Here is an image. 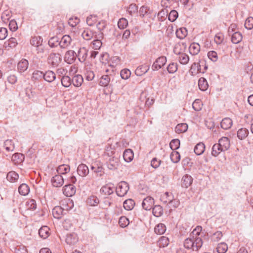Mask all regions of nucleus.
<instances>
[{
    "instance_id": "54",
    "label": "nucleus",
    "mask_w": 253,
    "mask_h": 253,
    "mask_svg": "<svg viewBox=\"0 0 253 253\" xmlns=\"http://www.w3.org/2000/svg\"><path fill=\"white\" fill-rule=\"evenodd\" d=\"M158 243L160 247H165L169 245V240L168 237L162 236L159 239Z\"/></svg>"
},
{
    "instance_id": "34",
    "label": "nucleus",
    "mask_w": 253,
    "mask_h": 253,
    "mask_svg": "<svg viewBox=\"0 0 253 253\" xmlns=\"http://www.w3.org/2000/svg\"><path fill=\"white\" fill-rule=\"evenodd\" d=\"M18 191L20 195L26 196L29 193L30 188L27 184L23 183L19 186Z\"/></svg>"
},
{
    "instance_id": "50",
    "label": "nucleus",
    "mask_w": 253,
    "mask_h": 253,
    "mask_svg": "<svg viewBox=\"0 0 253 253\" xmlns=\"http://www.w3.org/2000/svg\"><path fill=\"white\" fill-rule=\"evenodd\" d=\"M60 39L57 37H53L48 41V44L51 47H56L59 45Z\"/></svg>"
},
{
    "instance_id": "57",
    "label": "nucleus",
    "mask_w": 253,
    "mask_h": 253,
    "mask_svg": "<svg viewBox=\"0 0 253 253\" xmlns=\"http://www.w3.org/2000/svg\"><path fill=\"white\" fill-rule=\"evenodd\" d=\"M97 21V17L95 15H90L87 17L86 22L87 24L89 26H93Z\"/></svg>"
},
{
    "instance_id": "12",
    "label": "nucleus",
    "mask_w": 253,
    "mask_h": 253,
    "mask_svg": "<svg viewBox=\"0 0 253 253\" xmlns=\"http://www.w3.org/2000/svg\"><path fill=\"white\" fill-rule=\"evenodd\" d=\"M51 182L53 186L55 187H60L64 184V179L61 175L57 174L52 177Z\"/></svg>"
},
{
    "instance_id": "48",
    "label": "nucleus",
    "mask_w": 253,
    "mask_h": 253,
    "mask_svg": "<svg viewBox=\"0 0 253 253\" xmlns=\"http://www.w3.org/2000/svg\"><path fill=\"white\" fill-rule=\"evenodd\" d=\"M42 43V39L40 36L34 37L30 40V43L34 46L38 47Z\"/></svg>"
},
{
    "instance_id": "55",
    "label": "nucleus",
    "mask_w": 253,
    "mask_h": 253,
    "mask_svg": "<svg viewBox=\"0 0 253 253\" xmlns=\"http://www.w3.org/2000/svg\"><path fill=\"white\" fill-rule=\"evenodd\" d=\"M170 158L173 163H176L180 161V155L178 152L173 151L171 153Z\"/></svg>"
},
{
    "instance_id": "3",
    "label": "nucleus",
    "mask_w": 253,
    "mask_h": 253,
    "mask_svg": "<svg viewBox=\"0 0 253 253\" xmlns=\"http://www.w3.org/2000/svg\"><path fill=\"white\" fill-rule=\"evenodd\" d=\"M61 55L58 53H51L49 54L47 62L48 64L52 67H56L58 66L61 61Z\"/></svg>"
},
{
    "instance_id": "25",
    "label": "nucleus",
    "mask_w": 253,
    "mask_h": 253,
    "mask_svg": "<svg viewBox=\"0 0 253 253\" xmlns=\"http://www.w3.org/2000/svg\"><path fill=\"white\" fill-rule=\"evenodd\" d=\"M39 236L42 239H46L49 235V228L47 226H42L39 230Z\"/></svg>"
},
{
    "instance_id": "14",
    "label": "nucleus",
    "mask_w": 253,
    "mask_h": 253,
    "mask_svg": "<svg viewBox=\"0 0 253 253\" xmlns=\"http://www.w3.org/2000/svg\"><path fill=\"white\" fill-rule=\"evenodd\" d=\"M114 191L113 185L111 183L103 186L100 190V193L105 196L111 195L113 193Z\"/></svg>"
},
{
    "instance_id": "43",
    "label": "nucleus",
    "mask_w": 253,
    "mask_h": 253,
    "mask_svg": "<svg viewBox=\"0 0 253 253\" xmlns=\"http://www.w3.org/2000/svg\"><path fill=\"white\" fill-rule=\"evenodd\" d=\"M43 73L42 71L36 70L32 74V80L33 82L40 81L43 78Z\"/></svg>"
},
{
    "instance_id": "26",
    "label": "nucleus",
    "mask_w": 253,
    "mask_h": 253,
    "mask_svg": "<svg viewBox=\"0 0 253 253\" xmlns=\"http://www.w3.org/2000/svg\"><path fill=\"white\" fill-rule=\"evenodd\" d=\"M221 127L224 129H228L232 126V120L229 118H225L220 123Z\"/></svg>"
},
{
    "instance_id": "31",
    "label": "nucleus",
    "mask_w": 253,
    "mask_h": 253,
    "mask_svg": "<svg viewBox=\"0 0 253 253\" xmlns=\"http://www.w3.org/2000/svg\"><path fill=\"white\" fill-rule=\"evenodd\" d=\"M175 34L177 38L182 40L187 35V30L185 27H181L176 30Z\"/></svg>"
},
{
    "instance_id": "49",
    "label": "nucleus",
    "mask_w": 253,
    "mask_h": 253,
    "mask_svg": "<svg viewBox=\"0 0 253 253\" xmlns=\"http://www.w3.org/2000/svg\"><path fill=\"white\" fill-rule=\"evenodd\" d=\"M227 250V245L224 242L218 244L216 248V251L218 253H225Z\"/></svg>"
},
{
    "instance_id": "38",
    "label": "nucleus",
    "mask_w": 253,
    "mask_h": 253,
    "mask_svg": "<svg viewBox=\"0 0 253 253\" xmlns=\"http://www.w3.org/2000/svg\"><path fill=\"white\" fill-rule=\"evenodd\" d=\"M70 170V167L67 165H60L57 169V172L58 174H64L68 172Z\"/></svg>"
},
{
    "instance_id": "63",
    "label": "nucleus",
    "mask_w": 253,
    "mask_h": 253,
    "mask_svg": "<svg viewBox=\"0 0 253 253\" xmlns=\"http://www.w3.org/2000/svg\"><path fill=\"white\" fill-rule=\"evenodd\" d=\"M224 35L222 33L216 34L214 37V42L217 44H220L224 40Z\"/></svg>"
},
{
    "instance_id": "46",
    "label": "nucleus",
    "mask_w": 253,
    "mask_h": 253,
    "mask_svg": "<svg viewBox=\"0 0 253 253\" xmlns=\"http://www.w3.org/2000/svg\"><path fill=\"white\" fill-rule=\"evenodd\" d=\"M153 214L156 217H160L163 214V209L160 205H156L153 208Z\"/></svg>"
},
{
    "instance_id": "53",
    "label": "nucleus",
    "mask_w": 253,
    "mask_h": 253,
    "mask_svg": "<svg viewBox=\"0 0 253 253\" xmlns=\"http://www.w3.org/2000/svg\"><path fill=\"white\" fill-rule=\"evenodd\" d=\"M4 147L7 152L13 151L14 149V144L11 140L7 139L4 142Z\"/></svg>"
},
{
    "instance_id": "13",
    "label": "nucleus",
    "mask_w": 253,
    "mask_h": 253,
    "mask_svg": "<svg viewBox=\"0 0 253 253\" xmlns=\"http://www.w3.org/2000/svg\"><path fill=\"white\" fill-rule=\"evenodd\" d=\"M119 165V159L115 157L110 158L107 162V168L111 170L116 169Z\"/></svg>"
},
{
    "instance_id": "21",
    "label": "nucleus",
    "mask_w": 253,
    "mask_h": 253,
    "mask_svg": "<svg viewBox=\"0 0 253 253\" xmlns=\"http://www.w3.org/2000/svg\"><path fill=\"white\" fill-rule=\"evenodd\" d=\"M43 79L46 82L51 83L56 79V75L54 72L48 70L43 73Z\"/></svg>"
},
{
    "instance_id": "42",
    "label": "nucleus",
    "mask_w": 253,
    "mask_h": 253,
    "mask_svg": "<svg viewBox=\"0 0 253 253\" xmlns=\"http://www.w3.org/2000/svg\"><path fill=\"white\" fill-rule=\"evenodd\" d=\"M24 156L21 153H15L12 156L11 160L15 164H20L23 162Z\"/></svg>"
},
{
    "instance_id": "45",
    "label": "nucleus",
    "mask_w": 253,
    "mask_h": 253,
    "mask_svg": "<svg viewBox=\"0 0 253 253\" xmlns=\"http://www.w3.org/2000/svg\"><path fill=\"white\" fill-rule=\"evenodd\" d=\"M221 152H224L218 143L214 144L212 147L211 155L217 157Z\"/></svg>"
},
{
    "instance_id": "1",
    "label": "nucleus",
    "mask_w": 253,
    "mask_h": 253,
    "mask_svg": "<svg viewBox=\"0 0 253 253\" xmlns=\"http://www.w3.org/2000/svg\"><path fill=\"white\" fill-rule=\"evenodd\" d=\"M61 205L62 207L56 206L52 210V215L55 218H61L64 214V211L70 210L74 206L72 201L70 199L62 201Z\"/></svg>"
},
{
    "instance_id": "17",
    "label": "nucleus",
    "mask_w": 253,
    "mask_h": 253,
    "mask_svg": "<svg viewBox=\"0 0 253 253\" xmlns=\"http://www.w3.org/2000/svg\"><path fill=\"white\" fill-rule=\"evenodd\" d=\"M65 241L67 244L70 245H75L78 241V238L77 234L75 233L67 234Z\"/></svg>"
},
{
    "instance_id": "15",
    "label": "nucleus",
    "mask_w": 253,
    "mask_h": 253,
    "mask_svg": "<svg viewBox=\"0 0 253 253\" xmlns=\"http://www.w3.org/2000/svg\"><path fill=\"white\" fill-rule=\"evenodd\" d=\"M218 143L224 152L228 150L230 146V140L227 137H221L219 139Z\"/></svg>"
},
{
    "instance_id": "36",
    "label": "nucleus",
    "mask_w": 253,
    "mask_h": 253,
    "mask_svg": "<svg viewBox=\"0 0 253 253\" xmlns=\"http://www.w3.org/2000/svg\"><path fill=\"white\" fill-rule=\"evenodd\" d=\"M166 231V226L163 223H159L154 229V232L158 235H162L165 233Z\"/></svg>"
},
{
    "instance_id": "11",
    "label": "nucleus",
    "mask_w": 253,
    "mask_h": 253,
    "mask_svg": "<svg viewBox=\"0 0 253 253\" xmlns=\"http://www.w3.org/2000/svg\"><path fill=\"white\" fill-rule=\"evenodd\" d=\"M154 204V199L151 197L148 196L143 200L142 206L144 210L149 211L152 208Z\"/></svg>"
},
{
    "instance_id": "10",
    "label": "nucleus",
    "mask_w": 253,
    "mask_h": 253,
    "mask_svg": "<svg viewBox=\"0 0 253 253\" xmlns=\"http://www.w3.org/2000/svg\"><path fill=\"white\" fill-rule=\"evenodd\" d=\"M76 187L73 184H69L63 188V193L67 197H71L76 193Z\"/></svg>"
},
{
    "instance_id": "27",
    "label": "nucleus",
    "mask_w": 253,
    "mask_h": 253,
    "mask_svg": "<svg viewBox=\"0 0 253 253\" xmlns=\"http://www.w3.org/2000/svg\"><path fill=\"white\" fill-rule=\"evenodd\" d=\"M110 76L108 75H103L100 78L99 84L100 86L106 87L107 86L110 82Z\"/></svg>"
},
{
    "instance_id": "35",
    "label": "nucleus",
    "mask_w": 253,
    "mask_h": 253,
    "mask_svg": "<svg viewBox=\"0 0 253 253\" xmlns=\"http://www.w3.org/2000/svg\"><path fill=\"white\" fill-rule=\"evenodd\" d=\"M205 146L202 142L198 143L194 147V152L197 155H202L205 151Z\"/></svg>"
},
{
    "instance_id": "40",
    "label": "nucleus",
    "mask_w": 253,
    "mask_h": 253,
    "mask_svg": "<svg viewBox=\"0 0 253 253\" xmlns=\"http://www.w3.org/2000/svg\"><path fill=\"white\" fill-rule=\"evenodd\" d=\"M18 174L14 171H9L6 176L7 180L11 182H16L18 180Z\"/></svg>"
},
{
    "instance_id": "18",
    "label": "nucleus",
    "mask_w": 253,
    "mask_h": 253,
    "mask_svg": "<svg viewBox=\"0 0 253 253\" xmlns=\"http://www.w3.org/2000/svg\"><path fill=\"white\" fill-rule=\"evenodd\" d=\"M77 172L80 176L84 177L88 174L89 169L86 165L81 164L78 167Z\"/></svg>"
},
{
    "instance_id": "23",
    "label": "nucleus",
    "mask_w": 253,
    "mask_h": 253,
    "mask_svg": "<svg viewBox=\"0 0 253 253\" xmlns=\"http://www.w3.org/2000/svg\"><path fill=\"white\" fill-rule=\"evenodd\" d=\"M29 62L27 60L22 59L21 60L17 65L18 71L20 73L25 72L28 68Z\"/></svg>"
},
{
    "instance_id": "56",
    "label": "nucleus",
    "mask_w": 253,
    "mask_h": 253,
    "mask_svg": "<svg viewBox=\"0 0 253 253\" xmlns=\"http://www.w3.org/2000/svg\"><path fill=\"white\" fill-rule=\"evenodd\" d=\"M202 230V227L201 226H197L190 234V237L192 238L199 237Z\"/></svg>"
},
{
    "instance_id": "4",
    "label": "nucleus",
    "mask_w": 253,
    "mask_h": 253,
    "mask_svg": "<svg viewBox=\"0 0 253 253\" xmlns=\"http://www.w3.org/2000/svg\"><path fill=\"white\" fill-rule=\"evenodd\" d=\"M129 189L128 184L126 181H121L118 184L116 188V192L119 197H124L125 196Z\"/></svg>"
},
{
    "instance_id": "16",
    "label": "nucleus",
    "mask_w": 253,
    "mask_h": 253,
    "mask_svg": "<svg viewBox=\"0 0 253 253\" xmlns=\"http://www.w3.org/2000/svg\"><path fill=\"white\" fill-rule=\"evenodd\" d=\"M72 39L69 35H66L60 40L59 45L62 48H67L71 44Z\"/></svg>"
},
{
    "instance_id": "19",
    "label": "nucleus",
    "mask_w": 253,
    "mask_h": 253,
    "mask_svg": "<svg viewBox=\"0 0 253 253\" xmlns=\"http://www.w3.org/2000/svg\"><path fill=\"white\" fill-rule=\"evenodd\" d=\"M174 52L178 55V61L181 64L186 65L189 61V56L185 53L176 52V50H174Z\"/></svg>"
},
{
    "instance_id": "61",
    "label": "nucleus",
    "mask_w": 253,
    "mask_h": 253,
    "mask_svg": "<svg viewBox=\"0 0 253 253\" xmlns=\"http://www.w3.org/2000/svg\"><path fill=\"white\" fill-rule=\"evenodd\" d=\"M128 25L127 20L124 18L119 19L118 22V26L120 29H124Z\"/></svg>"
},
{
    "instance_id": "20",
    "label": "nucleus",
    "mask_w": 253,
    "mask_h": 253,
    "mask_svg": "<svg viewBox=\"0 0 253 253\" xmlns=\"http://www.w3.org/2000/svg\"><path fill=\"white\" fill-rule=\"evenodd\" d=\"M192 181V177L188 174H185L182 178L181 186L187 188L191 185Z\"/></svg>"
},
{
    "instance_id": "37",
    "label": "nucleus",
    "mask_w": 253,
    "mask_h": 253,
    "mask_svg": "<svg viewBox=\"0 0 253 253\" xmlns=\"http://www.w3.org/2000/svg\"><path fill=\"white\" fill-rule=\"evenodd\" d=\"M82 36L84 39L86 41L90 40L94 37L95 38L94 33L88 29H86L84 31L82 34Z\"/></svg>"
},
{
    "instance_id": "58",
    "label": "nucleus",
    "mask_w": 253,
    "mask_h": 253,
    "mask_svg": "<svg viewBox=\"0 0 253 253\" xmlns=\"http://www.w3.org/2000/svg\"><path fill=\"white\" fill-rule=\"evenodd\" d=\"M169 146L172 150H175L180 146V140L178 139H174L171 141Z\"/></svg>"
},
{
    "instance_id": "9",
    "label": "nucleus",
    "mask_w": 253,
    "mask_h": 253,
    "mask_svg": "<svg viewBox=\"0 0 253 253\" xmlns=\"http://www.w3.org/2000/svg\"><path fill=\"white\" fill-rule=\"evenodd\" d=\"M203 65V62H200V63L194 62L193 63L189 70V72L191 75L194 76L199 73L203 72L201 66Z\"/></svg>"
},
{
    "instance_id": "39",
    "label": "nucleus",
    "mask_w": 253,
    "mask_h": 253,
    "mask_svg": "<svg viewBox=\"0 0 253 253\" xmlns=\"http://www.w3.org/2000/svg\"><path fill=\"white\" fill-rule=\"evenodd\" d=\"M188 129V125L185 123L178 124L175 128V131L177 133H182L185 132Z\"/></svg>"
},
{
    "instance_id": "41",
    "label": "nucleus",
    "mask_w": 253,
    "mask_h": 253,
    "mask_svg": "<svg viewBox=\"0 0 253 253\" xmlns=\"http://www.w3.org/2000/svg\"><path fill=\"white\" fill-rule=\"evenodd\" d=\"M249 134V130L246 128L239 129L237 131V137L240 140L245 139Z\"/></svg>"
},
{
    "instance_id": "8",
    "label": "nucleus",
    "mask_w": 253,
    "mask_h": 253,
    "mask_svg": "<svg viewBox=\"0 0 253 253\" xmlns=\"http://www.w3.org/2000/svg\"><path fill=\"white\" fill-rule=\"evenodd\" d=\"M76 52L72 50L67 51L64 57V60L68 64L73 63L76 60Z\"/></svg>"
},
{
    "instance_id": "59",
    "label": "nucleus",
    "mask_w": 253,
    "mask_h": 253,
    "mask_svg": "<svg viewBox=\"0 0 253 253\" xmlns=\"http://www.w3.org/2000/svg\"><path fill=\"white\" fill-rule=\"evenodd\" d=\"M129 220L126 216H121L119 220L120 226L123 228L126 227L129 224Z\"/></svg>"
},
{
    "instance_id": "44",
    "label": "nucleus",
    "mask_w": 253,
    "mask_h": 253,
    "mask_svg": "<svg viewBox=\"0 0 253 253\" xmlns=\"http://www.w3.org/2000/svg\"><path fill=\"white\" fill-rule=\"evenodd\" d=\"M134 201L130 199L126 200L123 204L124 208L127 211L131 210L134 208Z\"/></svg>"
},
{
    "instance_id": "51",
    "label": "nucleus",
    "mask_w": 253,
    "mask_h": 253,
    "mask_svg": "<svg viewBox=\"0 0 253 253\" xmlns=\"http://www.w3.org/2000/svg\"><path fill=\"white\" fill-rule=\"evenodd\" d=\"M61 81L62 85L66 87L70 86L72 84V79L68 76H63Z\"/></svg>"
},
{
    "instance_id": "22",
    "label": "nucleus",
    "mask_w": 253,
    "mask_h": 253,
    "mask_svg": "<svg viewBox=\"0 0 253 253\" xmlns=\"http://www.w3.org/2000/svg\"><path fill=\"white\" fill-rule=\"evenodd\" d=\"M200 48V45L198 43L193 42L189 46V52L192 55H196L199 53Z\"/></svg>"
},
{
    "instance_id": "2",
    "label": "nucleus",
    "mask_w": 253,
    "mask_h": 253,
    "mask_svg": "<svg viewBox=\"0 0 253 253\" xmlns=\"http://www.w3.org/2000/svg\"><path fill=\"white\" fill-rule=\"evenodd\" d=\"M203 240L201 237L186 238L184 241V247L187 249H191L194 251H198L203 245Z\"/></svg>"
},
{
    "instance_id": "52",
    "label": "nucleus",
    "mask_w": 253,
    "mask_h": 253,
    "mask_svg": "<svg viewBox=\"0 0 253 253\" xmlns=\"http://www.w3.org/2000/svg\"><path fill=\"white\" fill-rule=\"evenodd\" d=\"M178 69V65L176 63L171 62L167 67V71L169 74L175 73Z\"/></svg>"
},
{
    "instance_id": "5",
    "label": "nucleus",
    "mask_w": 253,
    "mask_h": 253,
    "mask_svg": "<svg viewBox=\"0 0 253 253\" xmlns=\"http://www.w3.org/2000/svg\"><path fill=\"white\" fill-rule=\"evenodd\" d=\"M167 62V57L162 56L158 58L152 66L153 71H157L164 66Z\"/></svg>"
},
{
    "instance_id": "28",
    "label": "nucleus",
    "mask_w": 253,
    "mask_h": 253,
    "mask_svg": "<svg viewBox=\"0 0 253 253\" xmlns=\"http://www.w3.org/2000/svg\"><path fill=\"white\" fill-rule=\"evenodd\" d=\"M84 79L80 75H77L72 79V84L76 87L80 86L83 83Z\"/></svg>"
},
{
    "instance_id": "6",
    "label": "nucleus",
    "mask_w": 253,
    "mask_h": 253,
    "mask_svg": "<svg viewBox=\"0 0 253 253\" xmlns=\"http://www.w3.org/2000/svg\"><path fill=\"white\" fill-rule=\"evenodd\" d=\"M88 49L84 47H81L79 48L76 55L80 62L83 63L86 60L88 56Z\"/></svg>"
},
{
    "instance_id": "32",
    "label": "nucleus",
    "mask_w": 253,
    "mask_h": 253,
    "mask_svg": "<svg viewBox=\"0 0 253 253\" xmlns=\"http://www.w3.org/2000/svg\"><path fill=\"white\" fill-rule=\"evenodd\" d=\"M243 39L242 34L239 32H234L231 37V42L234 44L239 43Z\"/></svg>"
},
{
    "instance_id": "64",
    "label": "nucleus",
    "mask_w": 253,
    "mask_h": 253,
    "mask_svg": "<svg viewBox=\"0 0 253 253\" xmlns=\"http://www.w3.org/2000/svg\"><path fill=\"white\" fill-rule=\"evenodd\" d=\"M80 21V19L77 17H71L68 20V24L70 26L74 27L79 23Z\"/></svg>"
},
{
    "instance_id": "62",
    "label": "nucleus",
    "mask_w": 253,
    "mask_h": 253,
    "mask_svg": "<svg viewBox=\"0 0 253 253\" xmlns=\"http://www.w3.org/2000/svg\"><path fill=\"white\" fill-rule=\"evenodd\" d=\"M138 10V6L134 3H131L128 7L127 11L131 15L136 13Z\"/></svg>"
},
{
    "instance_id": "47",
    "label": "nucleus",
    "mask_w": 253,
    "mask_h": 253,
    "mask_svg": "<svg viewBox=\"0 0 253 253\" xmlns=\"http://www.w3.org/2000/svg\"><path fill=\"white\" fill-rule=\"evenodd\" d=\"M87 203L90 206H96L99 204V200L96 196L92 195L88 198Z\"/></svg>"
},
{
    "instance_id": "24",
    "label": "nucleus",
    "mask_w": 253,
    "mask_h": 253,
    "mask_svg": "<svg viewBox=\"0 0 253 253\" xmlns=\"http://www.w3.org/2000/svg\"><path fill=\"white\" fill-rule=\"evenodd\" d=\"M149 69V66L146 64H144L138 67L136 69L135 74L137 76H141L147 73Z\"/></svg>"
},
{
    "instance_id": "29",
    "label": "nucleus",
    "mask_w": 253,
    "mask_h": 253,
    "mask_svg": "<svg viewBox=\"0 0 253 253\" xmlns=\"http://www.w3.org/2000/svg\"><path fill=\"white\" fill-rule=\"evenodd\" d=\"M18 42L17 40L15 38H11L4 43V46L5 48H14L16 46Z\"/></svg>"
},
{
    "instance_id": "30",
    "label": "nucleus",
    "mask_w": 253,
    "mask_h": 253,
    "mask_svg": "<svg viewBox=\"0 0 253 253\" xmlns=\"http://www.w3.org/2000/svg\"><path fill=\"white\" fill-rule=\"evenodd\" d=\"M123 158L126 162H130L133 158V151L130 149H126L124 152Z\"/></svg>"
},
{
    "instance_id": "7",
    "label": "nucleus",
    "mask_w": 253,
    "mask_h": 253,
    "mask_svg": "<svg viewBox=\"0 0 253 253\" xmlns=\"http://www.w3.org/2000/svg\"><path fill=\"white\" fill-rule=\"evenodd\" d=\"M103 34L99 33L97 36L95 35V39L91 42L92 48L95 50H98L102 46V43L101 39H103Z\"/></svg>"
},
{
    "instance_id": "33",
    "label": "nucleus",
    "mask_w": 253,
    "mask_h": 253,
    "mask_svg": "<svg viewBox=\"0 0 253 253\" xmlns=\"http://www.w3.org/2000/svg\"><path fill=\"white\" fill-rule=\"evenodd\" d=\"M198 86L201 90H206L209 86L207 80L203 77L200 78L198 81Z\"/></svg>"
},
{
    "instance_id": "60",
    "label": "nucleus",
    "mask_w": 253,
    "mask_h": 253,
    "mask_svg": "<svg viewBox=\"0 0 253 253\" xmlns=\"http://www.w3.org/2000/svg\"><path fill=\"white\" fill-rule=\"evenodd\" d=\"M244 26L248 30L252 29L253 28V17H249L247 18Z\"/></svg>"
}]
</instances>
